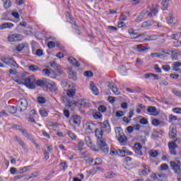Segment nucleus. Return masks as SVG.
<instances>
[{
	"instance_id": "1",
	"label": "nucleus",
	"mask_w": 181,
	"mask_h": 181,
	"mask_svg": "<svg viewBox=\"0 0 181 181\" xmlns=\"http://www.w3.org/2000/svg\"><path fill=\"white\" fill-rule=\"evenodd\" d=\"M11 127L13 129H17V131H20V132H21V134H23V135L25 136V138H28V139H30V141H31V142L35 145L37 149H40V146H39V144H37L36 141L33 139V137H32V136L29 133L26 132V129H23L22 126L11 124Z\"/></svg>"
},
{
	"instance_id": "2",
	"label": "nucleus",
	"mask_w": 181,
	"mask_h": 181,
	"mask_svg": "<svg viewBox=\"0 0 181 181\" xmlns=\"http://www.w3.org/2000/svg\"><path fill=\"white\" fill-rule=\"evenodd\" d=\"M97 145L98 148H99L103 153H108V146H107V143L105 142V138L102 137L100 139H98Z\"/></svg>"
},
{
	"instance_id": "3",
	"label": "nucleus",
	"mask_w": 181,
	"mask_h": 181,
	"mask_svg": "<svg viewBox=\"0 0 181 181\" xmlns=\"http://www.w3.org/2000/svg\"><path fill=\"white\" fill-rule=\"evenodd\" d=\"M24 80V86H26V87L31 90L36 88V78H35V76L27 77V78Z\"/></svg>"
},
{
	"instance_id": "4",
	"label": "nucleus",
	"mask_w": 181,
	"mask_h": 181,
	"mask_svg": "<svg viewBox=\"0 0 181 181\" xmlns=\"http://www.w3.org/2000/svg\"><path fill=\"white\" fill-rule=\"evenodd\" d=\"M1 62L11 67V69L18 68V64L12 57H4L1 58Z\"/></svg>"
},
{
	"instance_id": "5",
	"label": "nucleus",
	"mask_w": 181,
	"mask_h": 181,
	"mask_svg": "<svg viewBox=\"0 0 181 181\" xmlns=\"http://www.w3.org/2000/svg\"><path fill=\"white\" fill-rule=\"evenodd\" d=\"M170 166L171 169L176 173H180L181 172V163L180 160H177L175 161H170Z\"/></svg>"
},
{
	"instance_id": "6",
	"label": "nucleus",
	"mask_w": 181,
	"mask_h": 181,
	"mask_svg": "<svg viewBox=\"0 0 181 181\" xmlns=\"http://www.w3.org/2000/svg\"><path fill=\"white\" fill-rule=\"evenodd\" d=\"M69 123L74 127H80L81 124V117L77 115L71 116L69 119Z\"/></svg>"
},
{
	"instance_id": "7",
	"label": "nucleus",
	"mask_w": 181,
	"mask_h": 181,
	"mask_svg": "<svg viewBox=\"0 0 181 181\" xmlns=\"http://www.w3.org/2000/svg\"><path fill=\"white\" fill-rule=\"evenodd\" d=\"M18 105L20 108V111L22 112L23 111H26V110H28L29 103L26 99L21 98L18 100Z\"/></svg>"
},
{
	"instance_id": "8",
	"label": "nucleus",
	"mask_w": 181,
	"mask_h": 181,
	"mask_svg": "<svg viewBox=\"0 0 181 181\" xmlns=\"http://www.w3.org/2000/svg\"><path fill=\"white\" fill-rule=\"evenodd\" d=\"M23 39V37L20 34H13L8 37V42H21Z\"/></svg>"
},
{
	"instance_id": "9",
	"label": "nucleus",
	"mask_w": 181,
	"mask_h": 181,
	"mask_svg": "<svg viewBox=\"0 0 181 181\" xmlns=\"http://www.w3.org/2000/svg\"><path fill=\"white\" fill-rule=\"evenodd\" d=\"M147 112H148V114L153 117H158V115H159V112L156 110V107L155 106H149L147 108Z\"/></svg>"
},
{
	"instance_id": "10",
	"label": "nucleus",
	"mask_w": 181,
	"mask_h": 181,
	"mask_svg": "<svg viewBox=\"0 0 181 181\" xmlns=\"http://www.w3.org/2000/svg\"><path fill=\"white\" fill-rule=\"evenodd\" d=\"M78 105H80L81 108H87L90 105V100L88 99H81L77 102Z\"/></svg>"
},
{
	"instance_id": "11",
	"label": "nucleus",
	"mask_w": 181,
	"mask_h": 181,
	"mask_svg": "<svg viewBox=\"0 0 181 181\" xmlns=\"http://www.w3.org/2000/svg\"><path fill=\"white\" fill-rule=\"evenodd\" d=\"M85 142L88 148H90V149H93V151H98V149H95V146L93 145V141H91V138L90 136L85 137Z\"/></svg>"
},
{
	"instance_id": "12",
	"label": "nucleus",
	"mask_w": 181,
	"mask_h": 181,
	"mask_svg": "<svg viewBox=\"0 0 181 181\" xmlns=\"http://www.w3.org/2000/svg\"><path fill=\"white\" fill-rule=\"evenodd\" d=\"M68 62L70 63V64H72V66H74V67H80L81 66L80 62H78V61H77V59H76V58L73 57H69Z\"/></svg>"
},
{
	"instance_id": "13",
	"label": "nucleus",
	"mask_w": 181,
	"mask_h": 181,
	"mask_svg": "<svg viewBox=\"0 0 181 181\" xmlns=\"http://www.w3.org/2000/svg\"><path fill=\"white\" fill-rule=\"evenodd\" d=\"M134 117V110L130 109L129 112V117H124L122 118L123 122H126V124H129V122H131V118H132Z\"/></svg>"
},
{
	"instance_id": "14",
	"label": "nucleus",
	"mask_w": 181,
	"mask_h": 181,
	"mask_svg": "<svg viewBox=\"0 0 181 181\" xmlns=\"http://www.w3.org/2000/svg\"><path fill=\"white\" fill-rule=\"evenodd\" d=\"M90 88L95 95H98V94H100V91L98 90V88H97V86H95V84H94V82L90 83Z\"/></svg>"
},
{
	"instance_id": "15",
	"label": "nucleus",
	"mask_w": 181,
	"mask_h": 181,
	"mask_svg": "<svg viewBox=\"0 0 181 181\" xmlns=\"http://www.w3.org/2000/svg\"><path fill=\"white\" fill-rule=\"evenodd\" d=\"M95 135L97 139H100V138H103V136L104 135V131H103L102 128H97L95 130Z\"/></svg>"
},
{
	"instance_id": "16",
	"label": "nucleus",
	"mask_w": 181,
	"mask_h": 181,
	"mask_svg": "<svg viewBox=\"0 0 181 181\" xmlns=\"http://www.w3.org/2000/svg\"><path fill=\"white\" fill-rule=\"evenodd\" d=\"M46 87L47 90H49L50 91L54 92L56 90H57V86H56V83H50L49 82H47Z\"/></svg>"
},
{
	"instance_id": "17",
	"label": "nucleus",
	"mask_w": 181,
	"mask_h": 181,
	"mask_svg": "<svg viewBox=\"0 0 181 181\" xmlns=\"http://www.w3.org/2000/svg\"><path fill=\"white\" fill-rule=\"evenodd\" d=\"M117 140L119 142L120 145H125L127 144V141H128V138L125 134H123V136H120L117 137Z\"/></svg>"
},
{
	"instance_id": "18",
	"label": "nucleus",
	"mask_w": 181,
	"mask_h": 181,
	"mask_svg": "<svg viewBox=\"0 0 181 181\" xmlns=\"http://www.w3.org/2000/svg\"><path fill=\"white\" fill-rule=\"evenodd\" d=\"M169 136L171 139H175V138L177 136V130L176 128H173L171 130H170Z\"/></svg>"
},
{
	"instance_id": "19",
	"label": "nucleus",
	"mask_w": 181,
	"mask_h": 181,
	"mask_svg": "<svg viewBox=\"0 0 181 181\" xmlns=\"http://www.w3.org/2000/svg\"><path fill=\"white\" fill-rule=\"evenodd\" d=\"M172 0H163L161 2V5H162V10L163 11H167L168 10V7L169 6V4H170V1Z\"/></svg>"
},
{
	"instance_id": "20",
	"label": "nucleus",
	"mask_w": 181,
	"mask_h": 181,
	"mask_svg": "<svg viewBox=\"0 0 181 181\" xmlns=\"http://www.w3.org/2000/svg\"><path fill=\"white\" fill-rule=\"evenodd\" d=\"M68 74L69 76V78H71L74 81H76V80H77V74H76V72H74L73 69H69Z\"/></svg>"
},
{
	"instance_id": "21",
	"label": "nucleus",
	"mask_w": 181,
	"mask_h": 181,
	"mask_svg": "<svg viewBox=\"0 0 181 181\" xmlns=\"http://www.w3.org/2000/svg\"><path fill=\"white\" fill-rule=\"evenodd\" d=\"M12 28H13V23H4L0 25V29L1 30L6 29V28L11 29Z\"/></svg>"
},
{
	"instance_id": "22",
	"label": "nucleus",
	"mask_w": 181,
	"mask_h": 181,
	"mask_svg": "<svg viewBox=\"0 0 181 181\" xmlns=\"http://www.w3.org/2000/svg\"><path fill=\"white\" fill-rule=\"evenodd\" d=\"M37 86H39V87H45L47 84V80L46 79H42V80H38L35 83Z\"/></svg>"
},
{
	"instance_id": "23",
	"label": "nucleus",
	"mask_w": 181,
	"mask_h": 181,
	"mask_svg": "<svg viewBox=\"0 0 181 181\" xmlns=\"http://www.w3.org/2000/svg\"><path fill=\"white\" fill-rule=\"evenodd\" d=\"M6 110L10 114H16L18 109L15 106H7Z\"/></svg>"
},
{
	"instance_id": "24",
	"label": "nucleus",
	"mask_w": 181,
	"mask_h": 181,
	"mask_svg": "<svg viewBox=\"0 0 181 181\" xmlns=\"http://www.w3.org/2000/svg\"><path fill=\"white\" fill-rule=\"evenodd\" d=\"M116 132V136L117 138H119V136H122L124 135V131H122V129L121 127H117L115 130Z\"/></svg>"
},
{
	"instance_id": "25",
	"label": "nucleus",
	"mask_w": 181,
	"mask_h": 181,
	"mask_svg": "<svg viewBox=\"0 0 181 181\" xmlns=\"http://www.w3.org/2000/svg\"><path fill=\"white\" fill-rule=\"evenodd\" d=\"M4 1V6L5 9H9L12 6V3L11 0H3Z\"/></svg>"
},
{
	"instance_id": "26",
	"label": "nucleus",
	"mask_w": 181,
	"mask_h": 181,
	"mask_svg": "<svg viewBox=\"0 0 181 181\" xmlns=\"http://www.w3.org/2000/svg\"><path fill=\"white\" fill-rule=\"evenodd\" d=\"M28 78H26V76H25L24 74H23L21 76V79H14V81H16V83H18V84H24L25 83V80H26Z\"/></svg>"
},
{
	"instance_id": "27",
	"label": "nucleus",
	"mask_w": 181,
	"mask_h": 181,
	"mask_svg": "<svg viewBox=\"0 0 181 181\" xmlns=\"http://www.w3.org/2000/svg\"><path fill=\"white\" fill-rule=\"evenodd\" d=\"M86 129H89V131L93 132V129L95 128V124L91 123V122H88L86 124Z\"/></svg>"
},
{
	"instance_id": "28",
	"label": "nucleus",
	"mask_w": 181,
	"mask_h": 181,
	"mask_svg": "<svg viewBox=\"0 0 181 181\" xmlns=\"http://www.w3.org/2000/svg\"><path fill=\"white\" fill-rule=\"evenodd\" d=\"M16 139L18 144H19V145H21V146H22V148H23V149H25V148H26V147H25V142H23V141H22V139H21V137H19V136H16Z\"/></svg>"
},
{
	"instance_id": "29",
	"label": "nucleus",
	"mask_w": 181,
	"mask_h": 181,
	"mask_svg": "<svg viewBox=\"0 0 181 181\" xmlns=\"http://www.w3.org/2000/svg\"><path fill=\"white\" fill-rule=\"evenodd\" d=\"M66 94L68 97L73 98L74 95H76V90L73 88L69 89L67 90Z\"/></svg>"
},
{
	"instance_id": "30",
	"label": "nucleus",
	"mask_w": 181,
	"mask_h": 181,
	"mask_svg": "<svg viewBox=\"0 0 181 181\" xmlns=\"http://www.w3.org/2000/svg\"><path fill=\"white\" fill-rule=\"evenodd\" d=\"M115 176H117V175L114 172H109L105 174L106 179H112L115 177Z\"/></svg>"
},
{
	"instance_id": "31",
	"label": "nucleus",
	"mask_w": 181,
	"mask_h": 181,
	"mask_svg": "<svg viewBox=\"0 0 181 181\" xmlns=\"http://www.w3.org/2000/svg\"><path fill=\"white\" fill-rule=\"evenodd\" d=\"M93 117L95 119H101L103 118V115H101V112H96L93 115Z\"/></svg>"
},
{
	"instance_id": "32",
	"label": "nucleus",
	"mask_w": 181,
	"mask_h": 181,
	"mask_svg": "<svg viewBox=\"0 0 181 181\" xmlns=\"http://www.w3.org/2000/svg\"><path fill=\"white\" fill-rule=\"evenodd\" d=\"M67 135L71 138V139H73V141H76L77 139V136L73 133L71 131H68L67 132Z\"/></svg>"
},
{
	"instance_id": "33",
	"label": "nucleus",
	"mask_w": 181,
	"mask_h": 181,
	"mask_svg": "<svg viewBox=\"0 0 181 181\" xmlns=\"http://www.w3.org/2000/svg\"><path fill=\"white\" fill-rule=\"evenodd\" d=\"M149 155L152 158H156V156H158V155H159V153L156 150H151L149 151Z\"/></svg>"
},
{
	"instance_id": "34",
	"label": "nucleus",
	"mask_w": 181,
	"mask_h": 181,
	"mask_svg": "<svg viewBox=\"0 0 181 181\" xmlns=\"http://www.w3.org/2000/svg\"><path fill=\"white\" fill-rule=\"evenodd\" d=\"M100 127L105 129H110V123H108V121L106 120L100 124Z\"/></svg>"
},
{
	"instance_id": "35",
	"label": "nucleus",
	"mask_w": 181,
	"mask_h": 181,
	"mask_svg": "<svg viewBox=\"0 0 181 181\" xmlns=\"http://www.w3.org/2000/svg\"><path fill=\"white\" fill-rule=\"evenodd\" d=\"M168 148L169 149H176L177 148V144L174 141H171L168 143Z\"/></svg>"
},
{
	"instance_id": "36",
	"label": "nucleus",
	"mask_w": 181,
	"mask_h": 181,
	"mask_svg": "<svg viewBox=\"0 0 181 181\" xmlns=\"http://www.w3.org/2000/svg\"><path fill=\"white\" fill-rule=\"evenodd\" d=\"M30 166H25L23 167V168H21L18 170V173L22 174V173H26V172H28V170H29Z\"/></svg>"
},
{
	"instance_id": "37",
	"label": "nucleus",
	"mask_w": 181,
	"mask_h": 181,
	"mask_svg": "<svg viewBox=\"0 0 181 181\" xmlns=\"http://www.w3.org/2000/svg\"><path fill=\"white\" fill-rule=\"evenodd\" d=\"M149 26H152V22L151 21L144 22L141 25V28H148Z\"/></svg>"
},
{
	"instance_id": "38",
	"label": "nucleus",
	"mask_w": 181,
	"mask_h": 181,
	"mask_svg": "<svg viewBox=\"0 0 181 181\" xmlns=\"http://www.w3.org/2000/svg\"><path fill=\"white\" fill-rule=\"evenodd\" d=\"M160 86H169V83L166 81L165 79L160 78L158 79Z\"/></svg>"
},
{
	"instance_id": "39",
	"label": "nucleus",
	"mask_w": 181,
	"mask_h": 181,
	"mask_svg": "<svg viewBox=\"0 0 181 181\" xmlns=\"http://www.w3.org/2000/svg\"><path fill=\"white\" fill-rule=\"evenodd\" d=\"M150 11L153 12L154 15H156L158 12V6H152L151 7H150Z\"/></svg>"
},
{
	"instance_id": "40",
	"label": "nucleus",
	"mask_w": 181,
	"mask_h": 181,
	"mask_svg": "<svg viewBox=\"0 0 181 181\" xmlns=\"http://www.w3.org/2000/svg\"><path fill=\"white\" fill-rule=\"evenodd\" d=\"M28 69L30 71H37V70H39V66L37 65H30L28 66Z\"/></svg>"
},
{
	"instance_id": "41",
	"label": "nucleus",
	"mask_w": 181,
	"mask_h": 181,
	"mask_svg": "<svg viewBox=\"0 0 181 181\" xmlns=\"http://www.w3.org/2000/svg\"><path fill=\"white\" fill-rule=\"evenodd\" d=\"M116 154L118 156H125L124 147H123L122 150H121V149L116 150Z\"/></svg>"
},
{
	"instance_id": "42",
	"label": "nucleus",
	"mask_w": 181,
	"mask_h": 181,
	"mask_svg": "<svg viewBox=\"0 0 181 181\" xmlns=\"http://www.w3.org/2000/svg\"><path fill=\"white\" fill-rule=\"evenodd\" d=\"M49 64H50L51 67H52L53 69H55V70H59L60 66H59V64H57V63L51 62H49Z\"/></svg>"
},
{
	"instance_id": "43",
	"label": "nucleus",
	"mask_w": 181,
	"mask_h": 181,
	"mask_svg": "<svg viewBox=\"0 0 181 181\" xmlns=\"http://www.w3.org/2000/svg\"><path fill=\"white\" fill-rule=\"evenodd\" d=\"M80 156L81 159H84L86 158H88V156H90V153H88V151H84L80 153Z\"/></svg>"
},
{
	"instance_id": "44",
	"label": "nucleus",
	"mask_w": 181,
	"mask_h": 181,
	"mask_svg": "<svg viewBox=\"0 0 181 181\" xmlns=\"http://www.w3.org/2000/svg\"><path fill=\"white\" fill-rule=\"evenodd\" d=\"M47 46H48L49 49H54V47H56V42H54L53 41H49L47 43Z\"/></svg>"
},
{
	"instance_id": "45",
	"label": "nucleus",
	"mask_w": 181,
	"mask_h": 181,
	"mask_svg": "<svg viewBox=\"0 0 181 181\" xmlns=\"http://www.w3.org/2000/svg\"><path fill=\"white\" fill-rule=\"evenodd\" d=\"M142 168H144V170H146V173H151V168H149V165L146 164L141 165Z\"/></svg>"
},
{
	"instance_id": "46",
	"label": "nucleus",
	"mask_w": 181,
	"mask_h": 181,
	"mask_svg": "<svg viewBox=\"0 0 181 181\" xmlns=\"http://www.w3.org/2000/svg\"><path fill=\"white\" fill-rule=\"evenodd\" d=\"M139 176H148L149 173H148L145 170H139Z\"/></svg>"
},
{
	"instance_id": "47",
	"label": "nucleus",
	"mask_w": 181,
	"mask_h": 181,
	"mask_svg": "<svg viewBox=\"0 0 181 181\" xmlns=\"http://www.w3.org/2000/svg\"><path fill=\"white\" fill-rule=\"evenodd\" d=\"M83 75L85 76V77H93V71H86L83 73Z\"/></svg>"
},
{
	"instance_id": "48",
	"label": "nucleus",
	"mask_w": 181,
	"mask_h": 181,
	"mask_svg": "<svg viewBox=\"0 0 181 181\" xmlns=\"http://www.w3.org/2000/svg\"><path fill=\"white\" fill-rule=\"evenodd\" d=\"M99 112H105L107 107L105 105H100L98 108Z\"/></svg>"
},
{
	"instance_id": "49",
	"label": "nucleus",
	"mask_w": 181,
	"mask_h": 181,
	"mask_svg": "<svg viewBox=\"0 0 181 181\" xmlns=\"http://www.w3.org/2000/svg\"><path fill=\"white\" fill-rule=\"evenodd\" d=\"M160 120L158 119H153L152 120V125H153L154 127H159V122Z\"/></svg>"
},
{
	"instance_id": "50",
	"label": "nucleus",
	"mask_w": 181,
	"mask_h": 181,
	"mask_svg": "<svg viewBox=\"0 0 181 181\" xmlns=\"http://www.w3.org/2000/svg\"><path fill=\"white\" fill-rule=\"evenodd\" d=\"M169 122H172L173 121H177V116H175L173 115H169Z\"/></svg>"
},
{
	"instance_id": "51",
	"label": "nucleus",
	"mask_w": 181,
	"mask_h": 181,
	"mask_svg": "<svg viewBox=\"0 0 181 181\" xmlns=\"http://www.w3.org/2000/svg\"><path fill=\"white\" fill-rule=\"evenodd\" d=\"M23 49H25V45H23V44H19L16 47V50H18V52H22L23 50Z\"/></svg>"
},
{
	"instance_id": "52",
	"label": "nucleus",
	"mask_w": 181,
	"mask_h": 181,
	"mask_svg": "<svg viewBox=\"0 0 181 181\" xmlns=\"http://www.w3.org/2000/svg\"><path fill=\"white\" fill-rule=\"evenodd\" d=\"M42 73L45 76H50V74H52V72H51L50 69H44L42 70Z\"/></svg>"
},
{
	"instance_id": "53",
	"label": "nucleus",
	"mask_w": 181,
	"mask_h": 181,
	"mask_svg": "<svg viewBox=\"0 0 181 181\" xmlns=\"http://www.w3.org/2000/svg\"><path fill=\"white\" fill-rule=\"evenodd\" d=\"M140 124H141V125H147L148 124V119L145 117H143L142 119H141L139 120Z\"/></svg>"
},
{
	"instance_id": "54",
	"label": "nucleus",
	"mask_w": 181,
	"mask_h": 181,
	"mask_svg": "<svg viewBox=\"0 0 181 181\" xmlns=\"http://www.w3.org/2000/svg\"><path fill=\"white\" fill-rule=\"evenodd\" d=\"M37 102L40 104H45V103H46V99H45V98H43V97H38Z\"/></svg>"
},
{
	"instance_id": "55",
	"label": "nucleus",
	"mask_w": 181,
	"mask_h": 181,
	"mask_svg": "<svg viewBox=\"0 0 181 181\" xmlns=\"http://www.w3.org/2000/svg\"><path fill=\"white\" fill-rule=\"evenodd\" d=\"M134 149L135 151L142 149V144L141 143H136L134 144Z\"/></svg>"
},
{
	"instance_id": "56",
	"label": "nucleus",
	"mask_w": 181,
	"mask_h": 181,
	"mask_svg": "<svg viewBox=\"0 0 181 181\" xmlns=\"http://www.w3.org/2000/svg\"><path fill=\"white\" fill-rule=\"evenodd\" d=\"M168 169H169L168 164L164 163L160 165V170H168Z\"/></svg>"
},
{
	"instance_id": "57",
	"label": "nucleus",
	"mask_w": 181,
	"mask_h": 181,
	"mask_svg": "<svg viewBox=\"0 0 181 181\" xmlns=\"http://www.w3.org/2000/svg\"><path fill=\"white\" fill-rule=\"evenodd\" d=\"M153 69L156 73H162V69H160V68H159V65L155 64L153 66Z\"/></svg>"
},
{
	"instance_id": "58",
	"label": "nucleus",
	"mask_w": 181,
	"mask_h": 181,
	"mask_svg": "<svg viewBox=\"0 0 181 181\" xmlns=\"http://www.w3.org/2000/svg\"><path fill=\"white\" fill-rule=\"evenodd\" d=\"M172 93L173 94H174L175 95H176L177 97H180V94H181V91L180 90H176L175 89H173L172 90Z\"/></svg>"
},
{
	"instance_id": "59",
	"label": "nucleus",
	"mask_w": 181,
	"mask_h": 181,
	"mask_svg": "<svg viewBox=\"0 0 181 181\" xmlns=\"http://www.w3.org/2000/svg\"><path fill=\"white\" fill-rule=\"evenodd\" d=\"M176 41H175L173 42L174 44V47H181V41H179L177 40H175Z\"/></svg>"
},
{
	"instance_id": "60",
	"label": "nucleus",
	"mask_w": 181,
	"mask_h": 181,
	"mask_svg": "<svg viewBox=\"0 0 181 181\" xmlns=\"http://www.w3.org/2000/svg\"><path fill=\"white\" fill-rule=\"evenodd\" d=\"M112 90L116 95H119V91H118V88H117V86H113Z\"/></svg>"
},
{
	"instance_id": "61",
	"label": "nucleus",
	"mask_w": 181,
	"mask_h": 181,
	"mask_svg": "<svg viewBox=\"0 0 181 181\" xmlns=\"http://www.w3.org/2000/svg\"><path fill=\"white\" fill-rule=\"evenodd\" d=\"M173 111L175 114H181V107H175V108H173Z\"/></svg>"
},
{
	"instance_id": "62",
	"label": "nucleus",
	"mask_w": 181,
	"mask_h": 181,
	"mask_svg": "<svg viewBox=\"0 0 181 181\" xmlns=\"http://www.w3.org/2000/svg\"><path fill=\"white\" fill-rule=\"evenodd\" d=\"M40 114L41 117H47V112L45 110H40Z\"/></svg>"
},
{
	"instance_id": "63",
	"label": "nucleus",
	"mask_w": 181,
	"mask_h": 181,
	"mask_svg": "<svg viewBox=\"0 0 181 181\" xmlns=\"http://www.w3.org/2000/svg\"><path fill=\"white\" fill-rule=\"evenodd\" d=\"M162 69H163V70H164V71H169L170 70V65H163Z\"/></svg>"
},
{
	"instance_id": "64",
	"label": "nucleus",
	"mask_w": 181,
	"mask_h": 181,
	"mask_svg": "<svg viewBox=\"0 0 181 181\" xmlns=\"http://www.w3.org/2000/svg\"><path fill=\"white\" fill-rule=\"evenodd\" d=\"M103 163V160L101 158H96L94 165H101Z\"/></svg>"
}]
</instances>
